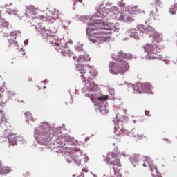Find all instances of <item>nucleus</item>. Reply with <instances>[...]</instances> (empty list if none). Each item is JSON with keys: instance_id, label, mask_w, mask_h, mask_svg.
Instances as JSON below:
<instances>
[{"instance_id": "f257e3e1", "label": "nucleus", "mask_w": 177, "mask_h": 177, "mask_svg": "<svg viewBox=\"0 0 177 177\" xmlns=\"http://www.w3.org/2000/svg\"><path fill=\"white\" fill-rule=\"evenodd\" d=\"M112 59L117 62H110L109 68L111 74H125L129 70V64L122 59V52H115L112 54Z\"/></svg>"}, {"instance_id": "f03ea898", "label": "nucleus", "mask_w": 177, "mask_h": 177, "mask_svg": "<svg viewBox=\"0 0 177 177\" xmlns=\"http://www.w3.org/2000/svg\"><path fill=\"white\" fill-rule=\"evenodd\" d=\"M109 12L115 15V20H120L122 21H124L125 23L133 21V19H132V17L128 16L127 15L120 13V12H118V7L113 6L109 10H107L105 7L98 8V13L100 17H107Z\"/></svg>"}, {"instance_id": "7ed1b4c3", "label": "nucleus", "mask_w": 177, "mask_h": 177, "mask_svg": "<svg viewBox=\"0 0 177 177\" xmlns=\"http://www.w3.org/2000/svg\"><path fill=\"white\" fill-rule=\"evenodd\" d=\"M144 50L146 53H147L148 57L149 59H152V60H154V59H157L158 57V53H161V48L160 46H153V45L147 44L143 47Z\"/></svg>"}, {"instance_id": "20e7f679", "label": "nucleus", "mask_w": 177, "mask_h": 177, "mask_svg": "<svg viewBox=\"0 0 177 177\" xmlns=\"http://www.w3.org/2000/svg\"><path fill=\"white\" fill-rule=\"evenodd\" d=\"M153 86L149 82L137 83L133 86V90L136 93H151Z\"/></svg>"}, {"instance_id": "39448f33", "label": "nucleus", "mask_w": 177, "mask_h": 177, "mask_svg": "<svg viewBox=\"0 0 177 177\" xmlns=\"http://www.w3.org/2000/svg\"><path fill=\"white\" fill-rule=\"evenodd\" d=\"M90 28H91L93 31H96V30H108V31H110L111 30L109 28V25L102 21H96L95 23L92 24Z\"/></svg>"}, {"instance_id": "423d86ee", "label": "nucleus", "mask_w": 177, "mask_h": 177, "mask_svg": "<svg viewBox=\"0 0 177 177\" xmlns=\"http://www.w3.org/2000/svg\"><path fill=\"white\" fill-rule=\"evenodd\" d=\"M155 8V12L151 11L149 14L150 16L155 17L158 16L157 12H158V9H161L162 8V2H161V0H155L151 3V9H154Z\"/></svg>"}, {"instance_id": "0eeeda50", "label": "nucleus", "mask_w": 177, "mask_h": 177, "mask_svg": "<svg viewBox=\"0 0 177 177\" xmlns=\"http://www.w3.org/2000/svg\"><path fill=\"white\" fill-rule=\"evenodd\" d=\"M142 165L143 167H149L152 174H154V171L156 174H158L157 166L153 164V162L151 161V159L150 158H147Z\"/></svg>"}, {"instance_id": "6e6552de", "label": "nucleus", "mask_w": 177, "mask_h": 177, "mask_svg": "<svg viewBox=\"0 0 177 177\" xmlns=\"http://www.w3.org/2000/svg\"><path fill=\"white\" fill-rule=\"evenodd\" d=\"M53 45L56 46V50H62L63 49H67V44L64 39L57 40V41H53Z\"/></svg>"}, {"instance_id": "1a4fd4ad", "label": "nucleus", "mask_w": 177, "mask_h": 177, "mask_svg": "<svg viewBox=\"0 0 177 177\" xmlns=\"http://www.w3.org/2000/svg\"><path fill=\"white\" fill-rule=\"evenodd\" d=\"M138 30L140 31V32H142V34H149V35H150V33L153 32V28L151 26H146L145 25H139Z\"/></svg>"}, {"instance_id": "9d476101", "label": "nucleus", "mask_w": 177, "mask_h": 177, "mask_svg": "<svg viewBox=\"0 0 177 177\" xmlns=\"http://www.w3.org/2000/svg\"><path fill=\"white\" fill-rule=\"evenodd\" d=\"M73 60H75V62H77L78 63H84L85 62L91 60V58H89V55H79V57L73 56Z\"/></svg>"}, {"instance_id": "9b49d317", "label": "nucleus", "mask_w": 177, "mask_h": 177, "mask_svg": "<svg viewBox=\"0 0 177 177\" xmlns=\"http://www.w3.org/2000/svg\"><path fill=\"white\" fill-rule=\"evenodd\" d=\"M105 162H106V164H109V165H113V167H122L121 161L118 158H116L114 161H112L111 158L108 156L105 159Z\"/></svg>"}, {"instance_id": "f8f14e48", "label": "nucleus", "mask_w": 177, "mask_h": 177, "mask_svg": "<svg viewBox=\"0 0 177 177\" xmlns=\"http://www.w3.org/2000/svg\"><path fill=\"white\" fill-rule=\"evenodd\" d=\"M149 37L153 38L158 43L162 42V35L158 33L154 29L153 31L149 34Z\"/></svg>"}, {"instance_id": "ddd939ff", "label": "nucleus", "mask_w": 177, "mask_h": 177, "mask_svg": "<svg viewBox=\"0 0 177 177\" xmlns=\"http://www.w3.org/2000/svg\"><path fill=\"white\" fill-rule=\"evenodd\" d=\"M84 159V156L81 153H74L73 162L76 163V165H81V162Z\"/></svg>"}, {"instance_id": "4468645a", "label": "nucleus", "mask_w": 177, "mask_h": 177, "mask_svg": "<svg viewBox=\"0 0 177 177\" xmlns=\"http://www.w3.org/2000/svg\"><path fill=\"white\" fill-rule=\"evenodd\" d=\"M39 28H40L39 31H40L41 35H43V37L44 38H48V37H50V29H46L45 28V26H44L42 25H41L39 26Z\"/></svg>"}, {"instance_id": "2eb2a0df", "label": "nucleus", "mask_w": 177, "mask_h": 177, "mask_svg": "<svg viewBox=\"0 0 177 177\" xmlns=\"http://www.w3.org/2000/svg\"><path fill=\"white\" fill-rule=\"evenodd\" d=\"M8 142L11 146H15L17 145V141L16 140V135L15 134H10L8 135Z\"/></svg>"}, {"instance_id": "dca6fc26", "label": "nucleus", "mask_w": 177, "mask_h": 177, "mask_svg": "<svg viewBox=\"0 0 177 177\" xmlns=\"http://www.w3.org/2000/svg\"><path fill=\"white\" fill-rule=\"evenodd\" d=\"M9 171H10V169L8 167H4L2 162H0V175H6Z\"/></svg>"}, {"instance_id": "f3484780", "label": "nucleus", "mask_w": 177, "mask_h": 177, "mask_svg": "<svg viewBox=\"0 0 177 177\" xmlns=\"http://www.w3.org/2000/svg\"><path fill=\"white\" fill-rule=\"evenodd\" d=\"M88 68H89L88 66L78 65L77 66V70L80 74H86V70H88Z\"/></svg>"}, {"instance_id": "a211bd4d", "label": "nucleus", "mask_w": 177, "mask_h": 177, "mask_svg": "<svg viewBox=\"0 0 177 177\" xmlns=\"http://www.w3.org/2000/svg\"><path fill=\"white\" fill-rule=\"evenodd\" d=\"M136 10L139 11V7L138 6H130L128 8V12L130 15L136 13Z\"/></svg>"}, {"instance_id": "6ab92c4d", "label": "nucleus", "mask_w": 177, "mask_h": 177, "mask_svg": "<svg viewBox=\"0 0 177 177\" xmlns=\"http://www.w3.org/2000/svg\"><path fill=\"white\" fill-rule=\"evenodd\" d=\"M68 164L74 162V153H69L65 157Z\"/></svg>"}, {"instance_id": "aec40b11", "label": "nucleus", "mask_w": 177, "mask_h": 177, "mask_svg": "<svg viewBox=\"0 0 177 177\" xmlns=\"http://www.w3.org/2000/svg\"><path fill=\"white\" fill-rule=\"evenodd\" d=\"M120 156V152L118 151V148H115L111 153V158H117Z\"/></svg>"}, {"instance_id": "412c9836", "label": "nucleus", "mask_w": 177, "mask_h": 177, "mask_svg": "<svg viewBox=\"0 0 177 177\" xmlns=\"http://www.w3.org/2000/svg\"><path fill=\"white\" fill-rule=\"evenodd\" d=\"M8 42L10 45H15V46H17V41H16V37H12V36H10L8 37Z\"/></svg>"}, {"instance_id": "4be33fe9", "label": "nucleus", "mask_w": 177, "mask_h": 177, "mask_svg": "<svg viewBox=\"0 0 177 177\" xmlns=\"http://www.w3.org/2000/svg\"><path fill=\"white\" fill-rule=\"evenodd\" d=\"M131 59H132V55L128 53H122V60H131Z\"/></svg>"}, {"instance_id": "5701e85b", "label": "nucleus", "mask_w": 177, "mask_h": 177, "mask_svg": "<svg viewBox=\"0 0 177 177\" xmlns=\"http://www.w3.org/2000/svg\"><path fill=\"white\" fill-rule=\"evenodd\" d=\"M39 18L40 19V20H41L42 21H46L47 23L50 22V17H46L45 16H42V15H39Z\"/></svg>"}, {"instance_id": "b1692460", "label": "nucleus", "mask_w": 177, "mask_h": 177, "mask_svg": "<svg viewBox=\"0 0 177 177\" xmlns=\"http://www.w3.org/2000/svg\"><path fill=\"white\" fill-rule=\"evenodd\" d=\"M100 112L101 114H107L109 111L107 110V107L106 106H100Z\"/></svg>"}, {"instance_id": "393cba45", "label": "nucleus", "mask_w": 177, "mask_h": 177, "mask_svg": "<svg viewBox=\"0 0 177 177\" xmlns=\"http://www.w3.org/2000/svg\"><path fill=\"white\" fill-rule=\"evenodd\" d=\"M176 10H177V7L175 6H172L170 8H169V13H171V15H176Z\"/></svg>"}, {"instance_id": "a878e982", "label": "nucleus", "mask_w": 177, "mask_h": 177, "mask_svg": "<svg viewBox=\"0 0 177 177\" xmlns=\"http://www.w3.org/2000/svg\"><path fill=\"white\" fill-rule=\"evenodd\" d=\"M27 114L29 115V116L27 117L28 121H34V118H32V115L30 112H26L24 113L25 115H27Z\"/></svg>"}, {"instance_id": "bb28decb", "label": "nucleus", "mask_w": 177, "mask_h": 177, "mask_svg": "<svg viewBox=\"0 0 177 177\" xmlns=\"http://www.w3.org/2000/svg\"><path fill=\"white\" fill-rule=\"evenodd\" d=\"M102 38H103V37L99 36L98 37H97V39H91V41H92L94 44H96V42H99V41L103 40Z\"/></svg>"}, {"instance_id": "cd10ccee", "label": "nucleus", "mask_w": 177, "mask_h": 177, "mask_svg": "<svg viewBox=\"0 0 177 177\" xmlns=\"http://www.w3.org/2000/svg\"><path fill=\"white\" fill-rule=\"evenodd\" d=\"M132 161H134V162H137V161H139V155H133L131 157Z\"/></svg>"}, {"instance_id": "c85d7f7f", "label": "nucleus", "mask_w": 177, "mask_h": 177, "mask_svg": "<svg viewBox=\"0 0 177 177\" xmlns=\"http://www.w3.org/2000/svg\"><path fill=\"white\" fill-rule=\"evenodd\" d=\"M109 99V95L101 96L98 97V100H101L102 102H104Z\"/></svg>"}, {"instance_id": "c756f323", "label": "nucleus", "mask_w": 177, "mask_h": 177, "mask_svg": "<svg viewBox=\"0 0 177 177\" xmlns=\"http://www.w3.org/2000/svg\"><path fill=\"white\" fill-rule=\"evenodd\" d=\"M43 133H41L40 135L42 136L43 135H48V132L49 131V129L47 128H43L42 129Z\"/></svg>"}, {"instance_id": "7c9ffc66", "label": "nucleus", "mask_w": 177, "mask_h": 177, "mask_svg": "<svg viewBox=\"0 0 177 177\" xmlns=\"http://www.w3.org/2000/svg\"><path fill=\"white\" fill-rule=\"evenodd\" d=\"M24 56H26V52L21 50L19 51V57H24Z\"/></svg>"}, {"instance_id": "2f4dec72", "label": "nucleus", "mask_w": 177, "mask_h": 177, "mask_svg": "<svg viewBox=\"0 0 177 177\" xmlns=\"http://www.w3.org/2000/svg\"><path fill=\"white\" fill-rule=\"evenodd\" d=\"M17 32H17V31H13V32H11V35L10 36V37H16V35H17Z\"/></svg>"}, {"instance_id": "473e14b6", "label": "nucleus", "mask_w": 177, "mask_h": 177, "mask_svg": "<svg viewBox=\"0 0 177 177\" xmlns=\"http://www.w3.org/2000/svg\"><path fill=\"white\" fill-rule=\"evenodd\" d=\"M136 136L138 139H143V138H146V136H145V135L142 134H137Z\"/></svg>"}, {"instance_id": "72a5a7b5", "label": "nucleus", "mask_w": 177, "mask_h": 177, "mask_svg": "<svg viewBox=\"0 0 177 177\" xmlns=\"http://www.w3.org/2000/svg\"><path fill=\"white\" fill-rule=\"evenodd\" d=\"M136 13H143V14H145V10H143V9L138 8V11L136 10Z\"/></svg>"}, {"instance_id": "f704fd0d", "label": "nucleus", "mask_w": 177, "mask_h": 177, "mask_svg": "<svg viewBox=\"0 0 177 177\" xmlns=\"http://www.w3.org/2000/svg\"><path fill=\"white\" fill-rule=\"evenodd\" d=\"M82 77L84 78V80H88V81H89V78H91L88 75H82Z\"/></svg>"}, {"instance_id": "c9c22d12", "label": "nucleus", "mask_w": 177, "mask_h": 177, "mask_svg": "<svg viewBox=\"0 0 177 177\" xmlns=\"http://www.w3.org/2000/svg\"><path fill=\"white\" fill-rule=\"evenodd\" d=\"M153 177H162L161 175L158 174V173L155 174L154 173H152Z\"/></svg>"}, {"instance_id": "e433bc0d", "label": "nucleus", "mask_w": 177, "mask_h": 177, "mask_svg": "<svg viewBox=\"0 0 177 177\" xmlns=\"http://www.w3.org/2000/svg\"><path fill=\"white\" fill-rule=\"evenodd\" d=\"M2 26H3V27H9V24L8 23V22H3V24H2Z\"/></svg>"}, {"instance_id": "4c0bfd02", "label": "nucleus", "mask_w": 177, "mask_h": 177, "mask_svg": "<svg viewBox=\"0 0 177 177\" xmlns=\"http://www.w3.org/2000/svg\"><path fill=\"white\" fill-rule=\"evenodd\" d=\"M145 115H147V117H150V111H145Z\"/></svg>"}, {"instance_id": "58836bf2", "label": "nucleus", "mask_w": 177, "mask_h": 177, "mask_svg": "<svg viewBox=\"0 0 177 177\" xmlns=\"http://www.w3.org/2000/svg\"><path fill=\"white\" fill-rule=\"evenodd\" d=\"M61 53L63 55V56H67V55H68V53H64L63 51H61Z\"/></svg>"}, {"instance_id": "ea45409f", "label": "nucleus", "mask_w": 177, "mask_h": 177, "mask_svg": "<svg viewBox=\"0 0 177 177\" xmlns=\"http://www.w3.org/2000/svg\"><path fill=\"white\" fill-rule=\"evenodd\" d=\"M78 177H85V176H84V173L80 174Z\"/></svg>"}, {"instance_id": "a19ab883", "label": "nucleus", "mask_w": 177, "mask_h": 177, "mask_svg": "<svg viewBox=\"0 0 177 177\" xmlns=\"http://www.w3.org/2000/svg\"><path fill=\"white\" fill-rule=\"evenodd\" d=\"M115 131H117V130L118 129V124H116V125L115 126Z\"/></svg>"}, {"instance_id": "79ce46f5", "label": "nucleus", "mask_w": 177, "mask_h": 177, "mask_svg": "<svg viewBox=\"0 0 177 177\" xmlns=\"http://www.w3.org/2000/svg\"><path fill=\"white\" fill-rule=\"evenodd\" d=\"M76 49H77V50H82V47H81L80 48H78V47H77V48H76Z\"/></svg>"}, {"instance_id": "37998d69", "label": "nucleus", "mask_w": 177, "mask_h": 177, "mask_svg": "<svg viewBox=\"0 0 177 177\" xmlns=\"http://www.w3.org/2000/svg\"><path fill=\"white\" fill-rule=\"evenodd\" d=\"M3 94L2 93V92L0 91V98L1 97V96H3Z\"/></svg>"}, {"instance_id": "c03bdc74", "label": "nucleus", "mask_w": 177, "mask_h": 177, "mask_svg": "<svg viewBox=\"0 0 177 177\" xmlns=\"http://www.w3.org/2000/svg\"><path fill=\"white\" fill-rule=\"evenodd\" d=\"M0 114L3 115V111H2V110H0Z\"/></svg>"}, {"instance_id": "a18cd8bd", "label": "nucleus", "mask_w": 177, "mask_h": 177, "mask_svg": "<svg viewBox=\"0 0 177 177\" xmlns=\"http://www.w3.org/2000/svg\"><path fill=\"white\" fill-rule=\"evenodd\" d=\"M27 9L28 10H30V9H32V7H28Z\"/></svg>"}, {"instance_id": "49530a36", "label": "nucleus", "mask_w": 177, "mask_h": 177, "mask_svg": "<svg viewBox=\"0 0 177 177\" xmlns=\"http://www.w3.org/2000/svg\"><path fill=\"white\" fill-rule=\"evenodd\" d=\"M30 13H32V15H34L35 13L34 10L30 11Z\"/></svg>"}, {"instance_id": "de8ad7c7", "label": "nucleus", "mask_w": 177, "mask_h": 177, "mask_svg": "<svg viewBox=\"0 0 177 177\" xmlns=\"http://www.w3.org/2000/svg\"><path fill=\"white\" fill-rule=\"evenodd\" d=\"M101 32H102V34H106V32H104V31H101Z\"/></svg>"}, {"instance_id": "09e8293b", "label": "nucleus", "mask_w": 177, "mask_h": 177, "mask_svg": "<svg viewBox=\"0 0 177 177\" xmlns=\"http://www.w3.org/2000/svg\"><path fill=\"white\" fill-rule=\"evenodd\" d=\"M1 16H2V12L0 11V19H1Z\"/></svg>"}, {"instance_id": "8fccbe9b", "label": "nucleus", "mask_w": 177, "mask_h": 177, "mask_svg": "<svg viewBox=\"0 0 177 177\" xmlns=\"http://www.w3.org/2000/svg\"><path fill=\"white\" fill-rule=\"evenodd\" d=\"M78 2H82V0H77Z\"/></svg>"}, {"instance_id": "3c124183", "label": "nucleus", "mask_w": 177, "mask_h": 177, "mask_svg": "<svg viewBox=\"0 0 177 177\" xmlns=\"http://www.w3.org/2000/svg\"><path fill=\"white\" fill-rule=\"evenodd\" d=\"M27 42H28V41H27V40H26V41H24L25 44H26Z\"/></svg>"}, {"instance_id": "603ef678", "label": "nucleus", "mask_w": 177, "mask_h": 177, "mask_svg": "<svg viewBox=\"0 0 177 177\" xmlns=\"http://www.w3.org/2000/svg\"><path fill=\"white\" fill-rule=\"evenodd\" d=\"M113 171H115V167H113Z\"/></svg>"}, {"instance_id": "864d4df0", "label": "nucleus", "mask_w": 177, "mask_h": 177, "mask_svg": "<svg viewBox=\"0 0 177 177\" xmlns=\"http://www.w3.org/2000/svg\"><path fill=\"white\" fill-rule=\"evenodd\" d=\"M29 115H30L29 114H27V115H26V117H27V118H28V117H29Z\"/></svg>"}, {"instance_id": "5fc2aeb1", "label": "nucleus", "mask_w": 177, "mask_h": 177, "mask_svg": "<svg viewBox=\"0 0 177 177\" xmlns=\"http://www.w3.org/2000/svg\"><path fill=\"white\" fill-rule=\"evenodd\" d=\"M113 146L115 147V144H113Z\"/></svg>"}, {"instance_id": "6e6d98bb", "label": "nucleus", "mask_w": 177, "mask_h": 177, "mask_svg": "<svg viewBox=\"0 0 177 177\" xmlns=\"http://www.w3.org/2000/svg\"><path fill=\"white\" fill-rule=\"evenodd\" d=\"M73 177H75V175H73Z\"/></svg>"}]
</instances>
